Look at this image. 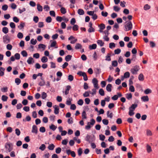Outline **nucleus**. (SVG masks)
<instances>
[{"mask_svg": "<svg viewBox=\"0 0 158 158\" xmlns=\"http://www.w3.org/2000/svg\"><path fill=\"white\" fill-rule=\"evenodd\" d=\"M87 13L89 15L92 16V18L94 20H95L97 19V16L94 13V11H88L87 12Z\"/></svg>", "mask_w": 158, "mask_h": 158, "instance_id": "obj_6", "label": "nucleus"}, {"mask_svg": "<svg viewBox=\"0 0 158 158\" xmlns=\"http://www.w3.org/2000/svg\"><path fill=\"white\" fill-rule=\"evenodd\" d=\"M107 115L108 117L111 118L113 115L112 113H110V111H108L107 112Z\"/></svg>", "mask_w": 158, "mask_h": 158, "instance_id": "obj_29", "label": "nucleus"}, {"mask_svg": "<svg viewBox=\"0 0 158 158\" xmlns=\"http://www.w3.org/2000/svg\"><path fill=\"white\" fill-rule=\"evenodd\" d=\"M70 88L71 86L70 85H67L66 86L65 91H63V93H64L65 95H67L69 93V91Z\"/></svg>", "mask_w": 158, "mask_h": 158, "instance_id": "obj_13", "label": "nucleus"}, {"mask_svg": "<svg viewBox=\"0 0 158 158\" xmlns=\"http://www.w3.org/2000/svg\"><path fill=\"white\" fill-rule=\"evenodd\" d=\"M17 36L18 38L21 39L23 37V35L22 33L19 32L18 33Z\"/></svg>", "mask_w": 158, "mask_h": 158, "instance_id": "obj_38", "label": "nucleus"}, {"mask_svg": "<svg viewBox=\"0 0 158 158\" xmlns=\"http://www.w3.org/2000/svg\"><path fill=\"white\" fill-rule=\"evenodd\" d=\"M54 113L56 114H58L59 113V108L58 106L55 105L54 106Z\"/></svg>", "mask_w": 158, "mask_h": 158, "instance_id": "obj_12", "label": "nucleus"}, {"mask_svg": "<svg viewBox=\"0 0 158 158\" xmlns=\"http://www.w3.org/2000/svg\"><path fill=\"white\" fill-rule=\"evenodd\" d=\"M14 57L16 60H19L20 58V55L18 53H15Z\"/></svg>", "mask_w": 158, "mask_h": 158, "instance_id": "obj_60", "label": "nucleus"}, {"mask_svg": "<svg viewBox=\"0 0 158 158\" xmlns=\"http://www.w3.org/2000/svg\"><path fill=\"white\" fill-rule=\"evenodd\" d=\"M21 54L23 57H27V53L26 51H23L21 52Z\"/></svg>", "mask_w": 158, "mask_h": 158, "instance_id": "obj_50", "label": "nucleus"}, {"mask_svg": "<svg viewBox=\"0 0 158 158\" xmlns=\"http://www.w3.org/2000/svg\"><path fill=\"white\" fill-rule=\"evenodd\" d=\"M50 45L48 46V49H50L51 48L54 47L55 48H57L58 46L57 45V42L55 40H51L50 41Z\"/></svg>", "mask_w": 158, "mask_h": 158, "instance_id": "obj_4", "label": "nucleus"}, {"mask_svg": "<svg viewBox=\"0 0 158 158\" xmlns=\"http://www.w3.org/2000/svg\"><path fill=\"white\" fill-rule=\"evenodd\" d=\"M41 80H42L41 81H40L39 82V85L40 86H44L45 85V82L44 80L42 78H41Z\"/></svg>", "mask_w": 158, "mask_h": 158, "instance_id": "obj_26", "label": "nucleus"}, {"mask_svg": "<svg viewBox=\"0 0 158 158\" xmlns=\"http://www.w3.org/2000/svg\"><path fill=\"white\" fill-rule=\"evenodd\" d=\"M93 57L94 60V61L97 60L98 59V56L97 55V52H94L93 55Z\"/></svg>", "mask_w": 158, "mask_h": 158, "instance_id": "obj_34", "label": "nucleus"}, {"mask_svg": "<svg viewBox=\"0 0 158 158\" xmlns=\"http://www.w3.org/2000/svg\"><path fill=\"white\" fill-rule=\"evenodd\" d=\"M69 40H71L70 43L71 44H74L77 41V39L75 38L73 36L71 35L68 38Z\"/></svg>", "mask_w": 158, "mask_h": 158, "instance_id": "obj_9", "label": "nucleus"}, {"mask_svg": "<svg viewBox=\"0 0 158 158\" xmlns=\"http://www.w3.org/2000/svg\"><path fill=\"white\" fill-rule=\"evenodd\" d=\"M99 94L102 96H103L105 95L104 91L103 89H100L99 91Z\"/></svg>", "mask_w": 158, "mask_h": 158, "instance_id": "obj_37", "label": "nucleus"}, {"mask_svg": "<svg viewBox=\"0 0 158 158\" xmlns=\"http://www.w3.org/2000/svg\"><path fill=\"white\" fill-rule=\"evenodd\" d=\"M141 99L144 102H148L149 101V98L148 96H143L141 97Z\"/></svg>", "mask_w": 158, "mask_h": 158, "instance_id": "obj_17", "label": "nucleus"}, {"mask_svg": "<svg viewBox=\"0 0 158 158\" xmlns=\"http://www.w3.org/2000/svg\"><path fill=\"white\" fill-rule=\"evenodd\" d=\"M49 127L50 129L54 131L56 129L57 127L55 126L54 125L52 124L51 126H50Z\"/></svg>", "mask_w": 158, "mask_h": 158, "instance_id": "obj_54", "label": "nucleus"}, {"mask_svg": "<svg viewBox=\"0 0 158 158\" xmlns=\"http://www.w3.org/2000/svg\"><path fill=\"white\" fill-rule=\"evenodd\" d=\"M109 47L110 48L112 49L115 47V44L114 43H111L109 44Z\"/></svg>", "mask_w": 158, "mask_h": 158, "instance_id": "obj_46", "label": "nucleus"}, {"mask_svg": "<svg viewBox=\"0 0 158 158\" xmlns=\"http://www.w3.org/2000/svg\"><path fill=\"white\" fill-rule=\"evenodd\" d=\"M13 21L15 23H17L19 22V20L17 17L15 16L13 18Z\"/></svg>", "mask_w": 158, "mask_h": 158, "instance_id": "obj_56", "label": "nucleus"}, {"mask_svg": "<svg viewBox=\"0 0 158 158\" xmlns=\"http://www.w3.org/2000/svg\"><path fill=\"white\" fill-rule=\"evenodd\" d=\"M130 75V73L128 72H127L124 73V77L125 78H127L129 77Z\"/></svg>", "mask_w": 158, "mask_h": 158, "instance_id": "obj_43", "label": "nucleus"}, {"mask_svg": "<svg viewBox=\"0 0 158 158\" xmlns=\"http://www.w3.org/2000/svg\"><path fill=\"white\" fill-rule=\"evenodd\" d=\"M96 88L93 89H92V92H91L90 91H89L90 94H91L93 96L94 95L96 94Z\"/></svg>", "mask_w": 158, "mask_h": 158, "instance_id": "obj_36", "label": "nucleus"}, {"mask_svg": "<svg viewBox=\"0 0 158 158\" xmlns=\"http://www.w3.org/2000/svg\"><path fill=\"white\" fill-rule=\"evenodd\" d=\"M138 79L139 81H143L144 80V77L143 74L142 73L140 74L138 77Z\"/></svg>", "mask_w": 158, "mask_h": 158, "instance_id": "obj_40", "label": "nucleus"}, {"mask_svg": "<svg viewBox=\"0 0 158 158\" xmlns=\"http://www.w3.org/2000/svg\"><path fill=\"white\" fill-rule=\"evenodd\" d=\"M72 100V98H68L66 101V103L68 105H70L71 104V101Z\"/></svg>", "mask_w": 158, "mask_h": 158, "instance_id": "obj_18", "label": "nucleus"}, {"mask_svg": "<svg viewBox=\"0 0 158 158\" xmlns=\"http://www.w3.org/2000/svg\"><path fill=\"white\" fill-rule=\"evenodd\" d=\"M55 148V146L53 144H51L48 146V148L49 150H52Z\"/></svg>", "mask_w": 158, "mask_h": 158, "instance_id": "obj_44", "label": "nucleus"}, {"mask_svg": "<svg viewBox=\"0 0 158 158\" xmlns=\"http://www.w3.org/2000/svg\"><path fill=\"white\" fill-rule=\"evenodd\" d=\"M1 90L3 92H6L8 91V88L6 86L3 87L1 89Z\"/></svg>", "mask_w": 158, "mask_h": 158, "instance_id": "obj_51", "label": "nucleus"}, {"mask_svg": "<svg viewBox=\"0 0 158 158\" xmlns=\"http://www.w3.org/2000/svg\"><path fill=\"white\" fill-rule=\"evenodd\" d=\"M5 147L6 150L9 152H10L13 149L12 145L10 142L6 143L5 144Z\"/></svg>", "mask_w": 158, "mask_h": 158, "instance_id": "obj_3", "label": "nucleus"}, {"mask_svg": "<svg viewBox=\"0 0 158 158\" xmlns=\"http://www.w3.org/2000/svg\"><path fill=\"white\" fill-rule=\"evenodd\" d=\"M82 117L83 119H86L87 118L86 113L85 111H83L82 113Z\"/></svg>", "mask_w": 158, "mask_h": 158, "instance_id": "obj_52", "label": "nucleus"}, {"mask_svg": "<svg viewBox=\"0 0 158 158\" xmlns=\"http://www.w3.org/2000/svg\"><path fill=\"white\" fill-rule=\"evenodd\" d=\"M139 69V66L135 65L134 67L131 70V72L133 74H136L138 71Z\"/></svg>", "mask_w": 158, "mask_h": 158, "instance_id": "obj_5", "label": "nucleus"}, {"mask_svg": "<svg viewBox=\"0 0 158 158\" xmlns=\"http://www.w3.org/2000/svg\"><path fill=\"white\" fill-rule=\"evenodd\" d=\"M112 86L111 84H109L106 86V89L108 92H110L112 90Z\"/></svg>", "mask_w": 158, "mask_h": 158, "instance_id": "obj_16", "label": "nucleus"}, {"mask_svg": "<svg viewBox=\"0 0 158 158\" xmlns=\"http://www.w3.org/2000/svg\"><path fill=\"white\" fill-rule=\"evenodd\" d=\"M62 17L57 16L56 17V20L57 22H60L63 20Z\"/></svg>", "mask_w": 158, "mask_h": 158, "instance_id": "obj_41", "label": "nucleus"}, {"mask_svg": "<svg viewBox=\"0 0 158 158\" xmlns=\"http://www.w3.org/2000/svg\"><path fill=\"white\" fill-rule=\"evenodd\" d=\"M90 92L89 91H85L83 94V96L84 97H89V95Z\"/></svg>", "mask_w": 158, "mask_h": 158, "instance_id": "obj_48", "label": "nucleus"}, {"mask_svg": "<svg viewBox=\"0 0 158 158\" xmlns=\"http://www.w3.org/2000/svg\"><path fill=\"white\" fill-rule=\"evenodd\" d=\"M121 52V50L119 48H118L114 50V52L115 54H119Z\"/></svg>", "mask_w": 158, "mask_h": 158, "instance_id": "obj_59", "label": "nucleus"}, {"mask_svg": "<svg viewBox=\"0 0 158 158\" xmlns=\"http://www.w3.org/2000/svg\"><path fill=\"white\" fill-rule=\"evenodd\" d=\"M150 6L148 4H146L144 6V10H147L150 9Z\"/></svg>", "mask_w": 158, "mask_h": 158, "instance_id": "obj_63", "label": "nucleus"}, {"mask_svg": "<svg viewBox=\"0 0 158 158\" xmlns=\"http://www.w3.org/2000/svg\"><path fill=\"white\" fill-rule=\"evenodd\" d=\"M103 123L105 125H107L108 124L109 122L107 119H104L102 120Z\"/></svg>", "mask_w": 158, "mask_h": 158, "instance_id": "obj_55", "label": "nucleus"}, {"mask_svg": "<svg viewBox=\"0 0 158 158\" xmlns=\"http://www.w3.org/2000/svg\"><path fill=\"white\" fill-rule=\"evenodd\" d=\"M5 70V68L0 67V76L2 77L4 75V71Z\"/></svg>", "mask_w": 158, "mask_h": 158, "instance_id": "obj_14", "label": "nucleus"}, {"mask_svg": "<svg viewBox=\"0 0 158 158\" xmlns=\"http://www.w3.org/2000/svg\"><path fill=\"white\" fill-rule=\"evenodd\" d=\"M37 127L35 125H33L32 127L31 132L33 133L36 134L38 132Z\"/></svg>", "mask_w": 158, "mask_h": 158, "instance_id": "obj_10", "label": "nucleus"}, {"mask_svg": "<svg viewBox=\"0 0 158 158\" xmlns=\"http://www.w3.org/2000/svg\"><path fill=\"white\" fill-rule=\"evenodd\" d=\"M92 82L95 88H96V89H98L99 88V87L98 84V81L96 78H94L93 79Z\"/></svg>", "mask_w": 158, "mask_h": 158, "instance_id": "obj_8", "label": "nucleus"}, {"mask_svg": "<svg viewBox=\"0 0 158 158\" xmlns=\"http://www.w3.org/2000/svg\"><path fill=\"white\" fill-rule=\"evenodd\" d=\"M2 31L4 33L7 34L8 32V29L7 27H4L2 28Z\"/></svg>", "mask_w": 158, "mask_h": 158, "instance_id": "obj_28", "label": "nucleus"}, {"mask_svg": "<svg viewBox=\"0 0 158 158\" xmlns=\"http://www.w3.org/2000/svg\"><path fill=\"white\" fill-rule=\"evenodd\" d=\"M91 136L89 135H87L86 136L85 138V140L88 142L89 143H90L92 141L91 140Z\"/></svg>", "mask_w": 158, "mask_h": 158, "instance_id": "obj_23", "label": "nucleus"}, {"mask_svg": "<svg viewBox=\"0 0 158 158\" xmlns=\"http://www.w3.org/2000/svg\"><path fill=\"white\" fill-rule=\"evenodd\" d=\"M31 120V117L29 115H27L26 116L25 119H23V121L26 122L27 121L29 122Z\"/></svg>", "mask_w": 158, "mask_h": 158, "instance_id": "obj_24", "label": "nucleus"}, {"mask_svg": "<svg viewBox=\"0 0 158 158\" xmlns=\"http://www.w3.org/2000/svg\"><path fill=\"white\" fill-rule=\"evenodd\" d=\"M147 152L148 153L151 152L152 150L151 149V147L149 145L147 144L146 146Z\"/></svg>", "mask_w": 158, "mask_h": 158, "instance_id": "obj_42", "label": "nucleus"}, {"mask_svg": "<svg viewBox=\"0 0 158 158\" xmlns=\"http://www.w3.org/2000/svg\"><path fill=\"white\" fill-rule=\"evenodd\" d=\"M41 60L42 63H46L48 61V58L45 56H44L42 57Z\"/></svg>", "mask_w": 158, "mask_h": 158, "instance_id": "obj_20", "label": "nucleus"}, {"mask_svg": "<svg viewBox=\"0 0 158 158\" xmlns=\"http://www.w3.org/2000/svg\"><path fill=\"white\" fill-rule=\"evenodd\" d=\"M73 30L74 31H76L78 30L79 27L77 25H73Z\"/></svg>", "mask_w": 158, "mask_h": 158, "instance_id": "obj_53", "label": "nucleus"}, {"mask_svg": "<svg viewBox=\"0 0 158 158\" xmlns=\"http://www.w3.org/2000/svg\"><path fill=\"white\" fill-rule=\"evenodd\" d=\"M47 95L45 92H43L42 93V98L43 99H45L47 97Z\"/></svg>", "mask_w": 158, "mask_h": 158, "instance_id": "obj_39", "label": "nucleus"}, {"mask_svg": "<svg viewBox=\"0 0 158 158\" xmlns=\"http://www.w3.org/2000/svg\"><path fill=\"white\" fill-rule=\"evenodd\" d=\"M52 20V18L50 16L48 17L46 19V21L48 23H50L51 22Z\"/></svg>", "mask_w": 158, "mask_h": 158, "instance_id": "obj_61", "label": "nucleus"}, {"mask_svg": "<svg viewBox=\"0 0 158 158\" xmlns=\"http://www.w3.org/2000/svg\"><path fill=\"white\" fill-rule=\"evenodd\" d=\"M84 103L83 101L81 99H80L77 101V104L78 105L82 106Z\"/></svg>", "mask_w": 158, "mask_h": 158, "instance_id": "obj_58", "label": "nucleus"}, {"mask_svg": "<svg viewBox=\"0 0 158 158\" xmlns=\"http://www.w3.org/2000/svg\"><path fill=\"white\" fill-rule=\"evenodd\" d=\"M97 47L96 44H93L92 45H90L89 46V48L90 50H93L95 49Z\"/></svg>", "mask_w": 158, "mask_h": 158, "instance_id": "obj_19", "label": "nucleus"}, {"mask_svg": "<svg viewBox=\"0 0 158 158\" xmlns=\"http://www.w3.org/2000/svg\"><path fill=\"white\" fill-rule=\"evenodd\" d=\"M25 23L24 22H21L20 24L18 26V27L20 29H22L25 26Z\"/></svg>", "mask_w": 158, "mask_h": 158, "instance_id": "obj_22", "label": "nucleus"}, {"mask_svg": "<svg viewBox=\"0 0 158 158\" xmlns=\"http://www.w3.org/2000/svg\"><path fill=\"white\" fill-rule=\"evenodd\" d=\"M132 25L131 22L129 21L125 25V31H128L131 30L132 28Z\"/></svg>", "mask_w": 158, "mask_h": 158, "instance_id": "obj_7", "label": "nucleus"}, {"mask_svg": "<svg viewBox=\"0 0 158 158\" xmlns=\"http://www.w3.org/2000/svg\"><path fill=\"white\" fill-rule=\"evenodd\" d=\"M126 97L128 100H130V99H131L132 97V95L131 94L129 93L126 94Z\"/></svg>", "mask_w": 158, "mask_h": 158, "instance_id": "obj_45", "label": "nucleus"}, {"mask_svg": "<svg viewBox=\"0 0 158 158\" xmlns=\"http://www.w3.org/2000/svg\"><path fill=\"white\" fill-rule=\"evenodd\" d=\"M82 47V46L81 44L79 43H77L76 44L75 48L76 49H81Z\"/></svg>", "mask_w": 158, "mask_h": 158, "instance_id": "obj_25", "label": "nucleus"}, {"mask_svg": "<svg viewBox=\"0 0 158 158\" xmlns=\"http://www.w3.org/2000/svg\"><path fill=\"white\" fill-rule=\"evenodd\" d=\"M95 123V120L94 119L92 118L90 120V122H88L87 123V125L85 126V129L87 130H89L90 128Z\"/></svg>", "mask_w": 158, "mask_h": 158, "instance_id": "obj_2", "label": "nucleus"}, {"mask_svg": "<svg viewBox=\"0 0 158 158\" xmlns=\"http://www.w3.org/2000/svg\"><path fill=\"white\" fill-rule=\"evenodd\" d=\"M112 65L113 66L116 67L118 65V63L116 60L112 61Z\"/></svg>", "mask_w": 158, "mask_h": 158, "instance_id": "obj_64", "label": "nucleus"}, {"mask_svg": "<svg viewBox=\"0 0 158 158\" xmlns=\"http://www.w3.org/2000/svg\"><path fill=\"white\" fill-rule=\"evenodd\" d=\"M97 42L98 45H99L100 46H102L104 45V43L102 40H98Z\"/></svg>", "mask_w": 158, "mask_h": 158, "instance_id": "obj_31", "label": "nucleus"}, {"mask_svg": "<svg viewBox=\"0 0 158 158\" xmlns=\"http://www.w3.org/2000/svg\"><path fill=\"white\" fill-rule=\"evenodd\" d=\"M146 134L148 136H151L152 135V133L151 130L147 129L146 130Z\"/></svg>", "mask_w": 158, "mask_h": 158, "instance_id": "obj_35", "label": "nucleus"}, {"mask_svg": "<svg viewBox=\"0 0 158 158\" xmlns=\"http://www.w3.org/2000/svg\"><path fill=\"white\" fill-rule=\"evenodd\" d=\"M72 57L71 55H68L65 56V60L66 61H69L71 60Z\"/></svg>", "mask_w": 158, "mask_h": 158, "instance_id": "obj_30", "label": "nucleus"}, {"mask_svg": "<svg viewBox=\"0 0 158 158\" xmlns=\"http://www.w3.org/2000/svg\"><path fill=\"white\" fill-rule=\"evenodd\" d=\"M137 106L138 105L137 104H133L129 107L128 114L130 116H132L134 115L135 113L134 111L135 110V109L137 107Z\"/></svg>", "mask_w": 158, "mask_h": 158, "instance_id": "obj_1", "label": "nucleus"}, {"mask_svg": "<svg viewBox=\"0 0 158 158\" xmlns=\"http://www.w3.org/2000/svg\"><path fill=\"white\" fill-rule=\"evenodd\" d=\"M46 148V146L44 144H42L39 147V149L42 151H43Z\"/></svg>", "mask_w": 158, "mask_h": 158, "instance_id": "obj_32", "label": "nucleus"}, {"mask_svg": "<svg viewBox=\"0 0 158 158\" xmlns=\"http://www.w3.org/2000/svg\"><path fill=\"white\" fill-rule=\"evenodd\" d=\"M111 55L110 54L108 53L107 55L106 56L105 60L108 61H110L111 60L110 56Z\"/></svg>", "mask_w": 158, "mask_h": 158, "instance_id": "obj_27", "label": "nucleus"}, {"mask_svg": "<svg viewBox=\"0 0 158 158\" xmlns=\"http://www.w3.org/2000/svg\"><path fill=\"white\" fill-rule=\"evenodd\" d=\"M15 83L18 85H19L21 83V80L19 78H16L15 80Z\"/></svg>", "mask_w": 158, "mask_h": 158, "instance_id": "obj_49", "label": "nucleus"}, {"mask_svg": "<svg viewBox=\"0 0 158 158\" xmlns=\"http://www.w3.org/2000/svg\"><path fill=\"white\" fill-rule=\"evenodd\" d=\"M6 48L7 50H10L12 49V46L11 44H8L6 45Z\"/></svg>", "mask_w": 158, "mask_h": 158, "instance_id": "obj_62", "label": "nucleus"}, {"mask_svg": "<svg viewBox=\"0 0 158 158\" xmlns=\"http://www.w3.org/2000/svg\"><path fill=\"white\" fill-rule=\"evenodd\" d=\"M3 41L5 44H7L9 43L10 41V40L9 39L8 36L5 35L3 37Z\"/></svg>", "mask_w": 158, "mask_h": 158, "instance_id": "obj_11", "label": "nucleus"}, {"mask_svg": "<svg viewBox=\"0 0 158 158\" xmlns=\"http://www.w3.org/2000/svg\"><path fill=\"white\" fill-rule=\"evenodd\" d=\"M27 62L28 64H31L34 62L33 59L31 57H29L27 60Z\"/></svg>", "mask_w": 158, "mask_h": 158, "instance_id": "obj_15", "label": "nucleus"}, {"mask_svg": "<svg viewBox=\"0 0 158 158\" xmlns=\"http://www.w3.org/2000/svg\"><path fill=\"white\" fill-rule=\"evenodd\" d=\"M46 47V45L43 44H40L38 45V48L40 49H42L43 50L45 49Z\"/></svg>", "mask_w": 158, "mask_h": 158, "instance_id": "obj_21", "label": "nucleus"}, {"mask_svg": "<svg viewBox=\"0 0 158 158\" xmlns=\"http://www.w3.org/2000/svg\"><path fill=\"white\" fill-rule=\"evenodd\" d=\"M8 98L7 96L3 95L2 96V101L4 102H5L7 101Z\"/></svg>", "mask_w": 158, "mask_h": 158, "instance_id": "obj_47", "label": "nucleus"}, {"mask_svg": "<svg viewBox=\"0 0 158 158\" xmlns=\"http://www.w3.org/2000/svg\"><path fill=\"white\" fill-rule=\"evenodd\" d=\"M37 43L36 40H34V39H32L31 40V43L33 45H35Z\"/></svg>", "mask_w": 158, "mask_h": 158, "instance_id": "obj_57", "label": "nucleus"}, {"mask_svg": "<svg viewBox=\"0 0 158 158\" xmlns=\"http://www.w3.org/2000/svg\"><path fill=\"white\" fill-rule=\"evenodd\" d=\"M152 93V90L151 89L148 88L144 91V93L146 94H148Z\"/></svg>", "mask_w": 158, "mask_h": 158, "instance_id": "obj_33", "label": "nucleus"}]
</instances>
